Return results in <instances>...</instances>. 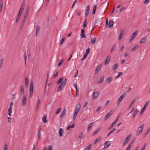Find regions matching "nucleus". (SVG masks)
I'll use <instances>...</instances> for the list:
<instances>
[{
    "label": "nucleus",
    "mask_w": 150,
    "mask_h": 150,
    "mask_svg": "<svg viewBox=\"0 0 150 150\" xmlns=\"http://www.w3.org/2000/svg\"><path fill=\"white\" fill-rule=\"evenodd\" d=\"M138 110L137 109H136L134 112L133 115L135 116L138 113Z\"/></svg>",
    "instance_id": "nucleus-48"
},
{
    "label": "nucleus",
    "mask_w": 150,
    "mask_h": 150,
    "mask_svg": "<svg viewBox=\"0 0 150 150\" xmlns=\"http://www.w3.org/2000/svg\"><path fill=\"white\" fill-rule=\"evenodd\" d=\"M124 47V46H122L120 47V49H119L120 52H121L122 51Z\"/></svg>",
    "instance_id": "nucleus-57"
},
{
    "label": "nucleus",
    "mask_w": 150,
    "mask_h": 150,
    "mask_svg": "<svg viewBox=\"0 0 150 150\" xmlns=\"http://www.w3.org/2000/svg\"><path fill=\"white\" fill-rule=\"evenodd\" d=\"M130 136H128L125 140L123 144V147L125 146L128 143V142L129 141L130 139Z\"/></svg>",
    "instance_id": "nucleus-9"
},
{
    "label": "nucleus",
    "mask_w": 150,
    "mask_h": 150,
    "mask_svg": "<svg viewBox=\"0 0 150 150\" xmlns=\"http://www.w3.org/2000/svg\"><path fill=\"white\" fill-rule=\"evenodd\" d=\"M47 116L46 115H44L43 116L42 118V121L43 123L44 124H45L47 123V122L48 120H47Z\"/></svg>",
    "instance_id": "nucleus-12"
},
{
    "label": "nucleus",
    "mask_w": 150,
    "mask_h": 150,
    "mask_svg": "<svg viewBox=\"0 0 150 150\" xmlns=\"http://www.w3.org/2000/svg\"><path fill=\"white\" fill-rule=\"evenodd\" d=\"M118 68V64L117 63L115 64L113 66L112 69L113 71L116 70Z\"/></svg>",
    "instance_id": "nucleus-27"
},
{
    "label": "nucleus",
    "mask_w": 150,
    "mask_h": 150,
    "mask_svg": "<svg viewBox=\"0 0 150 150\" xmlns=\"http://www.w3.org/2000/svg\"><path fill=\"white\" fill-rule=\"evenodd\" d=\"M123 36V35L122 34V33H121L118 37V40H121V38H122Z\"/></svg>",
    "instance_id": "nucleus-52"
},
{
    "label": "nucleus",
    "mask_w": 150,
    "mask_h": 150,
    "mask_svg": "<svg viewBox=\"0 0 150 150\" xmlns=\"http://www.w3.org/2000/svg\"><path fill=\"white\" fill-rule=\"evenodd\" d=\"M86 9L85 10V17L87 16L89 13L90 8L89 6H87L86 7Z\"/></svg>",
    "instance_id": "nucleus-14"
},
{
    "label": "nucleus",
    "mask_w": 150,
    "mask_h": 150,
    "mask_svg": "<svg viewBox=\"0 0 150 150\" xmlns=\"http://www.w3.org/2000/svg\"><path fill=\"white\" fill-rule=\"evenodd\" d=\"M120 117V116H119L116 118L115 120L112 123V125L113 126L119 120Z\"/></svg>",
    "instance_id": "nucleus-31"
},
{
    "label": "nucleus",
    "mask_w": 150,
    "mask_h": 150,
    "mask_svg": "<svg viewBox=\"0 0 150 150\" xmlns=\"http://www.w3.org/2000/svg\"><path fill=\"white\" fill-rule=\"evenodd\" d=\"M122 75V72H118L117 75L115 77V79L118 78L119 77Z\"/></svg>",
    "instance_id": "nucleus-36"
},
{
    "label": "nucleus",
    "mask_w": 150,
    "mask_h": 150,
    "mask_svg": "<svg viewBox=\"0 0 150 150\" xmlns=\"http://www.w3.org/2000/svg\"><path fill=\"white\" fill-rule=\"evenodd\" d=\"M24 6L25 4H22L20 8V10H19V11L18 12V15L16 19V23H17L19 21L23 13V10L24 8Z\"/></svg>",
    "instance_id": "nucleus-1"
},
{
    "label": "nucleus",
    "mask_w": 150,
    "mask_h": 150,
    "mask_svg": "<svg viewBox=\"0 0 150 150\" xmlns=\"http://www.w3.org/2000/svg\"><path fill=\"white\" fill-rule=\"evenodd\" d=\"M8 114L10 116L11 115L12 113V108H9L8 109Z\"/></svg>",
    "instance_id": "nucleus-39"
},
{
    "label": "nucleus",
    "mask_w": 150,
    "mask_h": 150,
    "mask_svg": "<svg viewBox=\"0 0 150 150\" xmlns=\"http://www.w3.org/2000/svg\"><path fill=\"white\" fill-rule=\"evenodd\" d=\"M115 46L114 45L113 46L111 49L110 51L111 52H112L115 49Z\"/></svg>",
    "instance_id": "nucleus-56"
},
{
    "label": "nucleus",
    "mask_w": 150,
    "mask_h": 150,
    "mask_svg": "<svg viewBox=\"0 0 150 150\" xmlns=\"http://www.w3.org/2000/svg\"><path fill=\"white\" fill-rule=\"evenodd\" d=\"M8 145L6 143L5 144L4 146L3 149L4 150H8Z\"/></svg>",
    "instance_id": "nucleus-43"
},
{
    "label": "nucleus",
    "mask_w": 150,
    "mask_h": 150,
    "mask_svg": "<svg viewBox=\"0 0 150 150\" xmlns=\"http://www.w3.org/2000/svg\"><path fill=\"white\" fill-rule=\"evenodd\" d=\"M81 108V105L80 103H78L76 106L75 110L73 116V119L74 120L76 118L77 114L79 112Z\"/></svg>",
    "instance_id": "nucleus-2"
},
{
    "label": "nucleus",
    "mask_w": 150,
    "mask_h": 150,
    "mask_svg": "<svg viewBox=\"0 0 150 150\" xmlns=\"http://www.w3.org/2000/svg\"><path fill=\"white\" fill-rule=\"evenodd\" d=\"M58 74V72L57 71L56 72V73L54 75V76H53V78H56Z\"/></svg>",
    "instance_id": "nucleus-55"
},
{
    "label": "nucleus",
    "mask_w": 150,
    "mask_h": 150,
    "mask_svg": "<svg viewBox=\"0 0 150 150\" xmlns=\"http://www.w3.org/2000/svg\"><path fill=\"white\" fill-rule=\"evenodd\" d=\"M86 20L85 21L84 23H83V27L84 28H85L87 25V23L86 22Z\"/></svg>",
    "instance_id": "nucleus-54"
},
{
    "label": "nucleus",
    "mask_w": 150,
    "mask_h": 150,
    "mask_svg": "<svg viewBox=\"0 0 150 150\" xmlns=\"http://www.w3.org/2000/svg\"><path fill=\"white\" fill-rule=\"evenodd\" d=\"M96 38L95 37H93L91 40V43L92 44H94L95 42H96Z\"/></svg>",
    "instance_id": "nucleus-32"
},
{
    "label": "nucleus",
    "mask_w": 150,
    "mask_h": 150,
    "mask_svg": "<svg viewBox=\"0 0 150 150\" xmlns=\"http://www.w3.org/2000/svg\"><path fill=\"white\" fill-rule=\"evenodd\" d=\"M63 63V61H61L59 63V64H58V66H60L61 65H62V64Z\"/></svg>",
    "instance_id": "nucleus-63"
},
{
    "label": "nucleus",
    "mask_w": 150,
    "mask_h": 150,
    "mask_svg": "<svg viewBox=\"0 0 150 150\" xmlns=\"http://www.w3.org/2000/svg\"><path fill=\"white\" fill-rule=\"evenodd\" d=\"M138 33L137 30L135 31L134 32L132 33V35L130 36V39L129 40V42H131L136 36Z\"/></svg>",
    "instance_id": "nucleus-7"
},
{
    "label": "nucleus",
    "mask_w": 150,
    "mask_h": 150,
    "mask_svg": "<svg viewBox=\"0 0 150 150\" xmlns=\"http://www.w3.org/2000/svg\"><path fill=\"white\" fill-rule=\"evenodd\" d=\"M139 47L138 46H136L132 49V51H134L135 50L137 49H138Z\"/></svg>",
    "instance_id": "nucleus-47"
},
{
    "label": "nucleus",
    "mask_w": 150,
    "mask_h": 150,
    "mask_svg": "<svg viewBox=\"0 0 150 150\" xmlns=\"http://www.w3.org/2000/svg\"><path fill=\"white\" fill-rule=\"evenodd\" d=\"M3 4V1L2 0H1L0 1V12H1V11L2 10Z\"/></svg>",
    "instance_id": "nucleus-28"
},
{
    "label": "nucleus",
    "mask_w": 150,
    "mask_h": 150,
    "mask_svg": "<svg viewBox=\"0 0 150 150\" xmlns=\"http://www.w3.org/2000/svg\"><path fill=\"white\" fill-rule=\"evenodd\" d=\"M61 110L62 109L61 108H59L57 110V111L55 113V114H58L59 112H61Z\"/></svg>",
    "instance_id": "nucleus-45"
},
{
    "label": "nucleus",
    "mask_w": 150,
    "mask_h": 150,
    "mask_svg": "<svg viewBox=\"0 0 150 150\" xmlns=\"http://www.w3.org/2000/svg\"><path fill=\"white\" fill-rule=\"evenodd\" d=\"M67 82V79H65L60 84L59 86L58 87L57 92H59L61 91L62 89L65 87L66 84Z\"/></svg>",
    "instance_id": "nucleus-4"
},
{
    "label": "nucleus",
    "mask_w": 150,
    "mask_h": 150,
    "mask_svg": "<svg viewBox=\"0 0 150 150\" xmlns=\"http://www.w3.org/2000/svg\"><path fill=\"white\" fill-rule=\"evenodd\" d=\"M146 146V144L145 143L143 145V147L141 148V149L143 150H145Z\"/></svg>",
    "instance_id": "nucleus-53"
},
{
    "label": "nucleus",
    "mask_w": 150,
    "mask_h": 150,
    "mask_svg": "<svg viewBox=\"0 0 150 150\" xmlns=\"http://www.w3.org/2000/svg\"><path fill=\"white\" fill-rule=\"evenodd\" d=\"M90 52V49L89 48H88L86 50V52L88 54Z\"/></svg>",
    "instance_id": "nucleus-64"
},
{
    "label": "nucleus",
    "mask_w": 150,
    "mask_h": 150,
    "mask_svg": "<svg viewBox=\"0 0 150 150\" xmlns=\"http://www.w3.org/2000/svg\"><path fill=\"white\" fill-rule=\"evenodd\" d=\"M131 147V145H128V147H127L126 150H130Z\"/></svg>",
    "instance_id": "nucleus-60"
},
{
    "label": "nucleus",
    "mask_w": 150,
    "mask_h": 150,
    "mask_svg": "<svg viewBox=\"0 0 150 150\" xmlns=\"http://www.w3.org/2000/svg\"><path fill=\"white\" fill-rule=\"evenodd\" d=\"M111 57L110 56H108L107 57L105 61L104 64L105 65H107L110 61V58Z\"/></svg>",
    "instance_id": "nucleus-17"
},
{
    "label": "nucleus",
    "mask_w": 150,
    "mask_h": 150,
    "mask_svg": "<svg viewBox=\"0 0 150 150\" xmlns=\"http://www.w3.org/2000/svg\"><path fill=\"white\" fill-rule=\"evenodd\" d=\"M65 113H66L65 109H64V110H63V111H62V113L60 115V117L62 118V117H64L65 115Z\"/></svg>",
    "instance_id": "nucleus-29"
},
{
    "label": "nucleus",
    "mask_w": 150,
    "mask_h": 150,
    "mask_svg": "<svg viewBox=\"0 0 150 150\" xmlns=\"http://www.w3.org/2000/svg\"><path fill=\"white\" fill-rule=\"evenodd\" d=\"M144 123H142L140 126L138 127L136 132L137 136H139L142 133L144 128Z\"/></svg>",
    "instance_id": "nucleus-3"
},
{
    "label": "nucleus",
    "mask_w": 150,
    "mask_h": 150,
    "mask_svg": "<svg viewBox=\"0 0 150 150\" xmlns=\"http://www.w3.org/2000/svg\"><path fill=\"white\" fill-rule=\"evenodd\" d=\"M33 82L31 81L30 82V96L32 97L33 94Z\"/></svg>",
    "instance_id": "nucleus-5"
},
{
    "label": "nucleus",
    "mask_w": 150,
    "mask_h": 150,
    "mask_svg": "<svg viewBox=\"0 0 150 150\" xmlns=\"http://www.w3.org/2000/svg\"><path fill=\"white\" fill-rule=\"evenodd\" d=\"M149 102L148 101L146 102L145 103L144 105L143 108H144V109L145 110L146 107L149 104Z\"/></svg>",
    "instance_id": "nucleus-50"
},
{
    "label": "nucleus",
    "mask_w": 150,
    "mask_h": 150,
    "mask_svg": "<svg viewBox=\"0 0 150 150\" xmlns=\"http://www.w3.org/2000/svg\"><path fill=\"white\" fill-rule=\"evenodd\" d=\"M125 94L123 93L122 94L121 96L119 98L117 103V105H118L120 104V103L123 100V99L125 97Z\"/></svg>",
    "instance_id": "nucleus-8"
},
{
    "label": "nucleus",
    "mask_w": 150,
    "mask_h": 150,
    "mask_svg": "<svg viewBox=\"0 0 150 150\" xmlns=\"http://www.w3.org/2000/svg\"><path fill=\"white\" fill-rule=\"evenodd\" d=\"M100 138H97V139H96L94 142V144H97V143H98L100 141Z\"/></svg>",
    "instance_id": "nucleus-41"
},
{
    "label": "nucleus",
    "mask_w": 150,
    "mask_h": 150,
    "mask_svg": "<svg viewBox=\"0 0 150 150\" xmlns=\"http://www.w3.org/2000/svg\"><path fill=\"white\" fill-rule=\"evenodd\" d=\"M75 126V124H71L70 125L68 126L67 127V130H69L70 128H73Z\"/></svg>",
    "instance_id": "nucleus-30"
},
{
    "label": "nucleus",
    "mask_w": 150,
    "mask_h": 150,
    "mask_svg": "<svg viewBox=\"0 0 150 150\" xmlns=\"http://www.w3.org/2000/svg\"><path fill=\"white\" fill-rule=\"evenodd\" d=\"M65 40V38H63L60 41L59 45H61L64 42Z\"/></svg>",
    "instance_id": "nucleus-38"
},
{
    "label": "nucleus",
    "mask_w": 150,
    "mask_h": 150,
    "mask_svg": "<svg viewBox=\"0 0 150 150\" xmlns=\"http://www.w3.org/2000/svg\"><path fill=\"white\" fill-rule=\"evenodd\" d=\"M104 77L103 76H102L100 77L99 80L98 81V84H100L101 83H102L104 80Z\"/></svg>",
    "instance_id": "nucleus-26"
},
{
    "label": "nucleus",
    "mask_w": 150,
    "mask_h": 150,
    "mask_svg": "<svg viewBox=\"0 0 150 150\" xmlns=\"http://www.w3.org/2000/svg\"><path fill=\"white\" fill-rule=\"evenodd\" d=\"M146 41V39L145 38H143L139 42L140 44L143 43H145Z\"/></svg>",
    "instance_id": "nucleus-33"
},
{
    "label": "nucleus",
    "mask_w": 150,
    "mask_h": 150,
    "mask_svg": "<svg viewBox=\"0 0 150 150\" xmlns=\"http://www.w3.org/2000/svg\"><path fill=\"white\" fill-rule=\"evenodd\" d=\"M99 94V91H93L92 96V100L96 99L98 96Z\"/></svg>",
    "instance_id": "nucleus-6"
},
{
    "label": "nucleus",
    "mask_w": 150,
    "mask_h": 150,
    "mask_svg": "<svg viewBox=\"0 0 150 150\" xmlns=\"http://www.w3.org/2000/svg\"><path fill=\"white\" fill-rule=\"evenodd\" d=\"M27 102V99L26 96L24 95L22 98V104L23 106H24L26 104Z\"/></svg>",
    "instance_id": "nucleus-11"
},
{
    "label": "nucleus",
    "mask_w": 150,
    "mask_h": 150,
    "mask_svg": "<svg viewBox=\"0 0 150 150\" xmlns=\"http://www.w3.org/2000/svg\"><path fill=\"white\" fill-rule=\"evenodd\" d=\"M116 130L115 128L113 129L108 134L107 137H108L109 135L111 134V133L113 132H114L115 130Z\"/></svg>",
    "instance_id": "nucleus-46"
},
{
    "label": "nucleus",
    "mask_w": 150,
    "mask_h": 150,
    "mask_svg": "<svg viewBox=\"0 0 150 150\" xmlns=\"http://www.w3.org/2000/svg\"><path fill=\"white\" fill-rule=\"evenodd\" d=\"M145 110V109H144V108H143L140 113V115H141L144 112Z\"/></svg>",
    "instance_id": "nucleus-58"
},
{
    "label": "nucleus",
    "mask_w": 150,
    "mask_h": 150,
    "mask_svg": "<svg viewBox=\"0 0 150 150\" xmlns=\"http://www.w3.org/2000/svg\"><path fill=\"white\" fill-rule=\"evenodd\" d=\"M93 122H91L89 124V125L88 126L87 128V130L88 132L91 129L92 127L93 126Z\"/></svg>",
    "instance_id": "nucleus-13"
},
{
    "label": "nucleus",
    "mask_w": 150,
    "mask_h": 150,
    "mask_svg": "<svg viewBox=\"0 0 150 150\" xmlns=\"http://www.w3.org/2000/svg\"><path fill=\"white\" fill-rule=\"evenodd\" d=\"M111 144V142L110 141H108L105 142L103 144L104 147L108 148L110 146Z\"/></svg>",
    "instance_id": "nucleus-10"
},
{
    "label": "nucleus",
    "mask_w": 150,
    "mask_h": 150,
    "mask_svg": "<svg viewBox=\"0 0 150 150\" xmlns=\"http://www.w3.org/2000/svg\"><path fill=\"white\" fill-rule=\"evenodd\" d=\"M101 65L98 66L96 68L95 71V73L96 74H97L99 71L100 70L101 68Z\"/></svg>",
    "instance_id": "nucleus-21"
},
{
    "label": "nucleus",
    "mask_w": 150,
    "mask_h": 150,
    "mask_svg": "<svg viewBox=\"0 0 150 150\" xmlns=\"http://www.w3.org/2000/svg\"><path fill=\"white\" fill-rule=\"evenodd\" d=\"M7 118L8 119V122H11L12 121V119L11 117H8Z\"/></svg>",
    "instance_id": "nucleus-59"
},
{
    "label": "nucleus",
    "mask_w": 150,
    "mask_h": 150,
    "mask_svg": "<svg viewBox=\"0 0 150 150\" xmlns=\"http://www.w3.org/2000/svg\"><path fill=\"white\" fill-rule=\"evenodd\" d=\"M63 132V129L62 128H60L59 131V135L60 137H62V136Z\"/></svg>",
    "instance_id": "nucleus-19"
},
{
    "label": "nucleus",
    "mask_w": 150,
    "mask_h": 150,
    "mask_svg": "<svg viewBox=\"0 0 150 150\" xmlns=\"http://www.w3.org/2000/svg\"><path fill=\"white\" fill-rule=\"evenodd\" d=\"M64 78L63 77L61 78L59 80H58L57 82V84H59L61 83L63 80Z\"/></svg>",
    "instance_id": "nucleus-35"
},
{
    "label": "nucleus",
    "mask_w": 150,
    "mask_h": 150,
    "mask_svg": "<svg viewBox=\"0 0 150 150\" xmlns=\"http://www.w3.org/2000/svg\"><path fill=\"white\" fill-rule=\"evenodd\" d=\"M84 29H82L81 30V33L80 34V36L82 38H85L86 37L84 35Z\"/></svg>",
    "instance_id": "nucleus-20"
},
{
    "label": "nucleus",
    "mask_w": 150,
    "mask_h": 150,
    "mask_svg": "<svg viewBox=\"0 0 150 150\" xmlns=\"http://www.w3.org/2000/svg\"><path fill=\"white\" fill-rule=\"evenodd\" d=\"M40 99H38V102H37V109L38 110L40 106Z\"/></svg>",
    "instance_id": "nucleus-37"
},
{
    "label": "nucleus",
    "mask_w": 150,
    "mask_h": 150,
    "mask_svg": "<svg viewBox=\"0 0 150 150\" xmlns=\"http://www.w3.org/2000/svg\"><path fill=\"white\" fill-rule=\"evenodd\" d=\"M40 30V27L38 25H37L36 26V34L37 35L38 33H39V31Z\"/></svg>",
    "instance_id": "nucleus-42"
},
{
    "label": "nucleus",
    "mask_w": 150,
    "mask_h": 150,
    "mask_svg": "<svg viewBox=\"0 0 150 150\" xmlns=\"http://www.w3.org/2000/svg\"><path fill=\"white\" fill-rule=\"evenodd\" d=\"M20 89H21V93L23 95L24 92V88L23 86L21 85L20 86Z\"/></svg>",
    "instance_id": "nucleus-34"
},
{
    "label": "nucleus",
    "mask_w": 150,
    "mask_h": 150,
    "mask_svg": "<svg viewBox=\"0 0 150 150\" xmlns=\"http://www.w3.org/2000/svg\"><path fill=\"white\" fill-rule=\"evenodd\" d=\"M126 8V7H125L124 6H122L120 10V13L123 12L125 9Z\"/></svg>",
    "instance_id": "nucleus-44"
},
{
    "label": "nucleus",
    "mask_w": 150,
    "mask_h": 150,
    "mask_svg": "<svg viewBox=\"0 0 150 150\" xmlns=\"http://www.w3.org/2000/svg\"><path fill=\"white\" fill-rule=\"evenodd\" d=\"M96 7H97L96 5H95L93 6V12H92L93 14L95 13V11L96 10Z\"/></svg>",
    "instance_id": "nucleus-40"
},
{
    "label": "nucleus",
    "mask_w": 150,
    "mask_h": 150,
    "mask_svg": "<svg viewBox=\"0 0 150 150\" xmlns=\"http://www.w3.org/2000/svg\"><path fill=\"white\" fill-rule=\"evenodd\" d=\"M29 81L27 77H26L25 79V86L26 87H28V86Z\"/></svg>",
    "instance_id": "nucleus-23"
},
{
    "label": "nucleus",
    "mask_w": 150,
    "mask_h": 150,
    "mask_svg": "<svg viewBox=\"0 0 150 150\" xmlns=\"http://www.w3.org/2000/svg\"><path fill=\"white\" fill-rule=\"evenodd\" d=\"M112 77H109L106 80V82L107 83H110L112 81Z\"/></svg>",
    "instance_id": "nucleus-25"
},
{
    "label": "nucleus",
    "mask_w": 150,
    "mask_h": 150,
    "mask_svg": "<svg viewBox=\"0 0 150 150\" xmlns=\"http://www.w3.org/2000/svg\"><path fill=\"white\" fill-rule=\"evenodd\" d=\"M91 144L89 145L85 149V150H89L91 148Z\"/></svg>",
    "instance_id": "nucleus-51"
},
{
    "label": "nucleus",
    "mask_w": 150,
    "mask_h": 150,
    "mask_svg": "<svg viewBox=\"0 0 150 150\" xmlns=\"http://www.w3.org/2000/svg\"><path fill=\"white\" fill-rule=\"evenodd\" d=\"M29 13V12H27V11H26V12L25 13V15L24 16V18H23V25L24 24V23L25 22L26 20V19H27V16L28 15V14Z\"/></svg>",
    "instance_id": "nucleus-18"
},
{
    "label": "nucleus",
    "mask_w": 150,
    "mask_h": 150,
    "mask_svg": "<svg viewBox=\"0 0 150 150\" xmlns=\"http://www.w3.org/2000/svg\"><path fill=\"white\" fill-rule=\"evenodd\" d=\"M87 103H88L86 101L83 105V108H85L86 107L87 105Z\"/></svg>",
    "instance_id": "nucleus-62"
},
{
    "label": "nucleus",
    "mask_w": 150,
    "mask_h": 150,
    "mask_svg": "<svg viewBox=\"0 0 150 150\" xmlns=\"http://www.w3.org/2000/svg\"><path fill=\"white\" fill-rule=\"evenodd\" d=\"M114 23V22L113 21L112 19H111L109 20V24H108V27L111 28L112 27Z\"/></svg>",
    "instance_id": "nucleus-16"
},
{
    "label": "nucleus",
    "mask_w": 150,
    "mask_h": 150,
    "mask_svg": "<svg viewBox=\"0 0 150 150\" xmlns=\"http://www.w3.org/2000/svg\"><path fill=\"white\" fill-rule=\"evenodd\" d=\"M110 102V101L109 100H107L106 103H105V106H107L109 104V103Z\"/></svg>",
    "instance_id": "nucleus-61"
},
{
    "label": "nucleus",
    "mask_w": 150,
    "mask_h": 150,
    "mask_svg": "<svg viewBox=\"0 0 150 150\" xmlns=\"http://www.w3.org/2000/svg\"><path fill=\"white\" fill-rule=\"evenodd\" d=\"M135 101V100L134 99L131 102L128 107V109L129 110L131 108L132 105L134 104Z\"/></svg>",
    "instance_id": "nucleus-24"
},
{
    "label": "nucleus",
    "mask_w": 150,
    "mask_h": 150,
    "mask_svg": "<svg viewBox=\"0 0 150 150\" xmlns=\"http://www.w3.org/2000/svg\"><path fill=\"white\" fill-rule=\"evenodd\" d=\"M101 128L99 127L98 128H97L95 131H94V132L93 133V136L95 135L100 130Z\"/></svg>",
    "instance_id": "nucleus-22"
},
{
    "label": "nucleus",
    "mask_w": 150,
    "mask_h": 150,
    "mask_svg": "<svg viewBox=\"0 0 150 150\" xmlns=\"http://www.w3.org/2000/svg\"><path fill=\"white\" fill-rule=\"evenodd\" d=\"M47 150H53V146L52 145H50L48 146L47 147Z\"/></svg>",
    "instance_id": "nucleus-49"
},
{
    "label": "nucleus",
    "mask_w": 150,
    "mask_h": 150,
    "mask_svg": "<svg viewBox=\"0 0 150 150\" xmlns=\"http://www.w3.org/2000/svg\"><path fill=\"white\" fill-rule=\"evenodd\" d=\"M112 112L111 111L110 112L107 113L105 115L104 119V120L105 121L106 120L112 115Z\"/></svg>",
    "instance_id": "nucleus-15"
}]
</instances>
